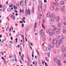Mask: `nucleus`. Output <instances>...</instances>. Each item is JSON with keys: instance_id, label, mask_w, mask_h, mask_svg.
<instances>
[{"instance_id": "obj_1", "label": "nucleus", "mask_w": 66, "mask_h": 66, "mask_svg": "<svg viewBox=\"0 0 66 66\" xmlns=\"http://www.w3.org/2000/svg\"><path fill=\"white\" fill-rule=\"evenodd\" d=\"M56 57H57V60H58L57 62L58 65L59 66H61V63L60 62V61L61 60V58L58 56H57Z\"/></svg>"}, {"instance_id": "obj_2", "label": "nucleus", "mask_w": 66, "mask_h": 66, "mask_svg": "<svg viewBox=\"0 0 66 66\" xmlns=\"http://www.w3.org/2000/svg\"><path fill=\"white\" fill-rule=\"evenodd\" d=\"M30 9H28V10H26L25 13V16H27V14H28V15L29 14V15H30Z\"/></svg>"}, {"instance_id": "obj_3", "label": "nucleus", "mask_w": 66, "mask_h": 66, "mask_svg": "<svg viewBox=\"0 0 66 66\" xmlns=\"http://www.w3.org/2000/svg\"><path fill=\"white\" fill-rule=\"evenodd\" d=\"M40 34H42L41 36L43 37H45V33L44 32H42L41 31H40Z\"/></svg>"}, {"instance_id": "obj_4", "label": "nucleus", "mask_w": 66, "mask_h": 66, "mask_svg": "<svg viewBox=\"0 0 66 66\" xmlns=\"http://www.w3.org/2000/svg\"><path fill=\"white\" fill-rule=\"evenodd\" d=\"M53 42L54 44H56V43H57V40L56 39H53Z\"/></svg>"}, {"instance_id": "obj_5", "label": "nucleus", "mask_w": 66, "mask_h": 66, "mask_svg": "<svg viewBox=\"0 0 66 66\" xmlns=\"http://www.w3.org/2000/svg\"><path fill=\"white\" fill-rule=\"evenodd\" d=\"M50 18H53L54 19H55V16L54 15V14H53L52 15H50Z\"/></svg>"}, {"instance_id": "obj_6", "label": "nucleus", "mask_w": 66, "mask_h": 66, "mask_svg": "<svg viewBox=\"0 0 66 66\" xmlns=\"http://www.w3.org/2000/svg\"><path fill=\"white\" fill-rule=\"evenodd\" d=\"M40 7L41 10H42V7H43V5L42 4V2L40 1Z\"/></svg>"}, {"instance_id": "obj_7", "label": "nucleus", "mask_w": 66, "mask_h": 66, "mask_svg": "<svg viewBox=\"0 0 66 66\" xmlns=\"http://www.w3.org/2000/svg\"><path fill=\"white\" fill-rule=\"evenodd\" d=\"M50 9L52 11H53L54 10L55 8L54 7V6H51Z\"/></svg>"}, {"instance_id": "obj_8", "label": "nucleus", "mask_w": 66, "mask_h": 66, "mask_svg": "<svg viewBox=\"0 0 66 66\" xmlns=\"http://www.w3.org/2000/svg\"><path fill=\"white\" fill-rule=\"evenodd\" d=\"M60 10L62 12H64V11H65V9L61 7L60 8Z\"/></svg>"}, {"instance_id": "obj_9", "label": "nucleus", "mask_w": 66, "mask_h": 66, "mask_svg": "<svg viewBox=\"0 0 66 66\" xmlns=\"http://www.w3.org/2000/svg\"><path fill=\"white\" fill-rule=\"evenodd\" d=\"M60 11L59 9L57 7H56V8L55 9V11L56 12H59Z\"/></svg>"}, {"instance_id": "obj_10", "label": "nucleus", "mask_w": 66, "mask_h": 66, "mask_svg": "<svg viewBox=\"0 0 66 66\" xmlns=\"http://www.w3.org/2000/svg\"><path fill=\"white\" fill-rule=\"evenodd\" d=\"M60 45L59 43H57L56 45V47L57 48H59V47H60Z\"/></svg>"}, {"instance_id": "obj_11", "label": "nucleus", "mask_w": 66, "mask_h": 66, "mask_svg": "<svg viewBox=\"0 0 66 66\" xmlns=\"http://www.w3.org/2000/svg\"><path fill=\"white\" fill-rule=\"evenodd\" d=\"M48 49L50 51H51V47H50V46L48 45Z\"/></svg>"}, {"instance_id": "obj_12", "label": "nucleus", "mask_w": 66, "mask_h": 66, "mask_svg": "<svg viewBox=\"0 0 66 66\" xmlns=\"http://www.w3.org/2000/svg\"><path fill=\"white\" fill-rule=\"evenodd\" d=\"M55 5L56 6H58L59 5V4L57 3H55Z\"/></svg>"}, {"instance_id": "obj_13", "label": "nucleus", "mask_w": 66, "mask_h": 66, "mask_svg": "<svg viewBox=\"0 0 66 66\" xmlns=\"http://www.w3.org/2000/svg\"><path fill=\"white\" fill-rule=\"evenodd\" d=\"M59 43H60V44H62L63 43V40H59Z\"/></svg>"}, {"instance_id": "obj_14", "label": "nucleus", "mask_w": 66, "mask_h": 66, "mask_svg": "<svg viewBox=\"0 0 66 66\" xmlns=\"http://www.w3.org/2000/svg\"><path fill=\"white\" fill-rule=\"evenodd\" d=\"M11 18L12 19L13 18V20H15V16L14 15H11Z\"/></svg>"}, {"instance_id": "obj_15", "label": "nucleus", "mask_w": 66, "mask_h": 66, "mask_svg": "<svg viewBox=\"0 0 66 66\" xmlns=\"http://www.w3.org/2000/svg\"><path fill=\"white\" fill-rule=\"evenodd\" d=\"M29 27L27 26L26 27V30L27 31H29Z\"/></svg>"}, {"instance_id": "obj_16", "label": "nucleus", "mask_w": 66, "mask_h": 66, "mask_svg": "<svg viewBox=\"0 0 66 66\" xmlns=\"http://www.w3.org/2000/svg\"><path fill=\"white\" fill-rule=\"evenodd\" d=\"M44 12H45L46 11V8L45 7H44L43 8V10Z\"/></svg>"}, {"instance_id": "obj_17", "label": "nucleus", "mask_w": 66, "mask_h": 66, "mask_svg": "<svg viewBox=\"0 0 66 66\" xmlns=\"http://www.w3.org/2000/svg\"><path fill=\"white\" fill-rule=\"evenodd\" d=\"M60 4L61 5H63V4H64V2L63 1H61L60 2Z\"/></svg>"}, {"instance_id": "obj_18", "label": "nucleus", "mask_w": 66, "mask_h": 66, "mask_svg": "<svg viewBox=\"0 0 66 66\" xmlns=\"http://www.w3.org/2000/svg\"><path fill=\"white\" fill-rule=\"evenodd\" d=\"M56 34H60V31L59 30H57L56 31Z\"/></svg>"}, {"instance_id": "obj_19", "label": "nucleus", "mask_w": 66, "mask_h": 66, "mask_svg": "<svg viewBox=\"0 0 66 66\" xmlns=\"http://www.w3.org/2000/svg\"><path fill=\"white\" fill-rule=\"evenodd\" d=\"M45 60H46V61H47V62H49V60L48 59V58L47 57H45Z\"/></svg>"}, {"instance_id": "obj_20", "label": "nucleus", "mask_w": 66, "mask_h": 66, "mask_svg": "<svg viewBox=\"0 0 66 66\" xmlns=\"http://www.w3.org/2000/svg\"><path fill=\"white\" fill-rule=\"evenodd\" d=\"M56 20L57 21H60V18H59V17H57Z\"/></svg>"}, {"instance_id": "obj_21", "label": "nucleus", "mask_w": 66, "mask_h": 66, "mask_svg": "<svg viewBox=\"0 0 66 66\" xmlns=\"http://www.w3.org/2000/svg\"><path fill=\"white\" fill-rule=\"evenodd\" d=\"M27 57L29 61H30V57H29V55H28L27 54Z\"/></svg>"}, {"instance_id": "obj_22", "label": "nucleus", "mask_w": 66, "mask_h": 66, "mask_svg": "<svg viewBox=\"0 0 66 66\" xmlns=\"http://www.w3.org/2000/svg\"><path fill=\"white\" fill-rule=\"evenodd\" d=\"M49 15H50V13L49 12L47 13V14H46V16L48 17H49Z\"/></svg>"}, {"instance_id": "obj_23", "label": "nucleus", "mask_w": 66, "mask_h": 66, "mask_svg": "<svg viewBox=\"0 0 66 66\" xmlns=\"http://www.w3.org/2000/svg\"><path fill=\"white\" fill-rule=\"evenodd\" d=\"M51 45L52 48H53L54 47V45H53V43H51Z\"/></svg>"}, {"instance_id": "obj_24", "label": "nucleus", "mask_w": 66, "mask_h": 66, "mask_svg": "<svg viewBox=\"0 0 66 66\" xmlns=\"http://www.w3.org/2000/svg\"><path fill=\"white\" fill-rule=\"evenodd\" d=\"M61 26L58 27H57V29L58 30H61Z\"/></svg>"}, {"instance_id": "obj_25", "label": "nucleus", "mask_w": 66, "mask_h": 66, "mask_svg": "<svg viewBox=\"0 0 66 66\" xmlns=\"http://www.w3.org/2000/svg\"><path fill=\"white\" fill-rule=\"evenodd\" d=\"M61 24L60 23H59L58 24V25H57L58 27H61Z\"/></svg>"}, {"instance_id": "obj_26", "label": "nucleus", "mask_w": 66, "mask_h": 66, "mask_svg": "<svg viewBox=\"0 0 66 66\" xmlns=\"http://www.w3.org/2000/svg\"><path fill=\"white\" fill-rule=\"evenodd\" d=\"M43 50L45 51H47V48L45 47H44L43 48Z\"/></svg>"}, {"instance_id": "obj_27", "label": "nucleus", "mask_w": 66, "mask_h": 66, "mask_svg": "<svg viewBox=\"0 0 66 66\" xmlns=\"http://www.w3.org/2000/svg\"><path fill=\"white\" fill-rule=\"evenodd\" d=\"M13 8L14 9L17 10V7H16V6L15 5H13Z\"/></svg>"}, {"instance_id": "obj_28", "label": "nucleus", "mask_w": 66, "mask_h": 66, "mask_svg": "<svg viewBox=\"0 0 66 66\" xmlns=\"http://www.w3.org/2000/svg\"><path fill=\"white\" fill-rule=\"evenodd\" d=\"M52 32L53 34H55V31L54 30H52Z\"/></svg>"}, {"instance_id": "obj_29", "label": "nucleus", "mask_w": 66, "mask_h": 66, "mask_svg": "<svg viewBox=\"0 0 66 66\" xmlns=\"http://www.w3.org/2000/svg\"><path fill=\"white\" fill-rule=\"evenodd\" d=\"M50 52H48L47 53V56H48V57H50Z\"/></svg>"}, {"instance_id": "obj_30", "label": "nucleus", "mask_w": 66, "mask_h": 66, "mask_svg": "<svg viewBox=\"0 0 66 66\" xmlns=\"http://www.w3.org/2000/svg\"><path fill=\"white\" fill-rule=\"evenodd\" d=\"M3 9H5V5H3Z\"/></svg>"}, {"instance_id": "obj_31", "label": "nucleus", "mask_w": 66, "mask_h": 66, "mask_svg": "<svg viewBox=\"0 0 66 66\" xmlns=\"http://www.w3.org/2000/svg\"><path fill=\"white\" fill-rule=\"evenodd\" d=\"M49 35H50V36H52V32H50L49 33Z\"/></svg>"}, {"instance_id": "obj_32", "label": "nucleus", "mask_w": 66, "mask_h": 66, "mask_svg": "<svg viewBox=\"0 0 66 66\" xmlns=\"http://www.w3.org/2000/svg\"><path fill=\"white\" fill-rule=\"evenodd\" d=\"M13 4H11V5H10L9 7L11 8V7H13Z\"/></svg>"}, {"instance_id": "obj_33", "label": "nucleus", "mask_w": 66, "mask_h": 66, "mask_svg": "<svg viewBox=\"0 0 66 66\" xmlns=\"http://www.w3.org/2000/svg\"><path fill=\"white\" fill-rule=\"evenodd\" d=\"M14 57L15 59L16 58V54H14Z\"/></svg>"}, {"instance_id": "obj_34", "label": "nucleus", "mask_w": 66, "mask_h": 66, "mask_svg": "<svg viewBox=\"0 0 66 66\" xmlns=\"http://www.w3.org/2000/svg\"><path fill=\"white\" fill-rule=\"evenodd\" d=\"M63 33H65L66 32V30H65V29H63Z\"/></svg>"}, {"instance_id": "obj_35", "label": "nucleus", "mask_w": 66, "mask_h": 66, "mask_svg": "<svg viewBox=\"0 0 66 66\" xmlns=\"http://www.w3.org/2000/svg\"><path fill=\"white\" fill-rule=\"evenodd\" d=\"M50 22H53L54 21V20L53 19H51L50 20Z\"/></svg>"}, {"instance_id": "obj_36", "label": "nucleus", "mask_w": 66, "mask_h": 66, "mask_svg": "<svg viewBox=\"0 0 66 66\" xmlns=\"http://www.w3.org/2000/svg\"><path fill=\"white\" fill-rule=\"evenodd\" d=\"M58 39H59L60 38V36H57L56 37Z\"/></svg>"}, {"instance_id": "obj_37", "label": "nucleus", "mask_w": 66, "mask_h": 66, "mask_svg": "<svg viewBox=\"0 0 66 66\" xmlns=\"http://www.w3.org/2000/svg\"><path fill=\"white\" fill-rule=\"evenodd\" d=\"M36 22H35V25L34 26L35 28H36Z\"/></svg>"}, {"instance_id": "obj_38", "label": "nucleus", "mask_w": 66, "mask_h": 66, "mask_svg": "<svg viewBox=\"0 0 66 66\" xmlns=\"http://www.w3.org/2000/svg\"><path fill=\"white\" fill-rule=\"evenodd\" d=\"M18 4L19 5H21V2H19L18 3Z\"/></svg>"}, {"instance_id": "obj_39", "label": "nucleus", "mask_w": 66, "mask_h": 66, "mask_svg": "<svg viewBox=\"0 0 66 66\" xmlns=\"http://www.w3.org/2000/svg\"><path fill=\"white\" fill-rule=\"evenodd\" d=\"M54 61L55 62H56V59H55V58H54Z\"/></svg>"}, {"instance_id": "obj_40", "label": "nucleus", "mask_w": 66, "mask_h": 66, "mask_svg": "<svg viewBox=\"0 0 66 66\" xmlns=\"http://www.w3.org/2000/svg\"><path fill=\"white\" fill-rule=\"evenodd\" d=\"M51 6H54V4L53 3H51Z\"/></svg>"}, {"instance_id": "obj_41", "label": "nucleus", "mask_w": 66, "mask_h": 66, "mask_svg": "<svg viewBox=\"0 0 66 66\" xmlns=\"http://www.w3.org/2000/svg\"><path fill=\"white\" fill-rule=\"evenodd\" d=\"M54 30H57V28L56 27H55L54 28Z\"/></svg>"}, {"instance_id": "obj_42", "label": "nucleus", "mask_w": 66, "mask_h": 66, "mask_svg": "<svg viewBox=\"0 0 66 66\" xmlns=\"http://www.w3.org/2000/svg\"><path fill=\"white\" fill-rule=\"evenodd\" d=\"M10 10H11V9H10V8H8L7 9V11H10Z\"/></svg>"}, {"instance_id": "obj_43", "label": "nucleus", "mask_w": 66, "mask_h": 66, "mask_svg": "<svg viewBox=\"0 0 66 66\" xmlns=\"http://www.w3.org/2000/svg\"><path fill=\"white\" fill-rule=\"evenodd\" d=\"M35 65H37V62L36 61L35 62Z\"/></svg>"}, {"instance_id": "obj_44", "label": "nucleus", "mask_w": 66, "mask_h": 66, "mask_svg": "<svg viewBox=\"0 0 66 66\" xmlns=\"http://www.w3.org/2000/svg\"><path fill=\"white\" fill-rule=\"evenodd\" d=\"M34 51H33V50H32V54H34Z\"/></svg>"}, {"instance_id": "obj_45", "label": "nucleus", "mask_w": 66, "mask_h": 66, "mask_svg": "<svg viewBox=\"0 0 66 66\" xmlns=\"http://www.w3.org/2000/svg\"><path fill=\"white\" fill-rule=\"evenodd\" d=\"M46 32L47 33H50L49 32V30H47L46 31Z\"/></svg>"}, {"instance_id": "obj_46", "label": "nucleus", "mask_w": 66, "mask_h": 66, "mask_svg": "<svg viewBox=\"0 0 66 66\" xmlns=\"http://www.w3.org/2000/svg\"><path fill=\"white\" fill-rule=\"evenodd\" d=\"M34 9L33 8H32V13H34Z\"/></svg>"}, {"instance_id": "obj_47", "label": "nucleus", "mask_w": 66, "mask_h": 66, "mask_svg": "<svg viewBox=\"0 0 66 66\" xmlns=\"http://www.w3.org/2000/svg\"><path fill=\"white\" fill-rule=\"evenodd\" d=\"M40 18H41V16L39 15L38 18L39 19H40Z\"/></svg>"}, {"instance_id": "obj_48", "label": "nucleus", "mask_w": 66, "mask_h": 66, "mask_svg": "<svg viewBox=\"0 0 66 66\" xmlns=\"http://www.w3.org/2000/svg\"><path fill=\"white\" fill-rule=\"evenodd\" d=\"M9 48H11V45L10 44H9Z\"/></svg>"}, {"instance_id": "obj_49", "label": "nucleus", "mask_w": 66, "mask_h": 66, "mask_svg": "<svg viewBox=\"0 0 66 66\" xmlns=\"http://www.w3.org/2000/svg\"><path fill=\"white\" fill-rule=\"evenodd\" d=\"M52 27L53 28H54V27H55V26L54 25H52Z\"/></svg>"}, {"instance_id": "obj_50", "label": "nucleus", "mask_w": 66, "mask_h": 66, "mask_svg": "<svg viewBox=\"0 0 66 66\" xmlns=\"http://www.w3.org/2000/svg\"><path fill=\"white\" fill-rule=\"evenodd\" d=\"M12 2L13 4H15V2L13 1H12Z\"/></svg>"}, {"instance_id": "obj_51", "label": "nucleus", "mask_w": 66, "mask_h": 66, "mask_svg": "<svg viewBox=\"0 0 66 66\" xmlns=\"http://www.w3.org/2000/svg\"><path fill=\"white\" fill-rule=\"evenodd\" d=\"M23 8H25V7H26V6H25V5H24V4H23Z\"/></svg>"}, {"instance_id": "obj_52", "label": "nucleus", "mask_w": 66, "mask_h": 66, "mask_svg": "<svg viewBox=\"0 0 66 66\" xmlns=\"http://www.w3.org/2000/svg\"><path fill=\"white\" fill-rule=\"evenodd\" d=\"M64 14H66V11H64Z\"/></svg>"}, {"instance_id": "obj_53", "label": "nucleus", "mask_w": 66, "mask_h": 66, "mask_svg": "<svg viewBox=\"0 0 66 66\" xmlns=\"http://www.w3.org/2000/svg\"><path fill=\"white\" fill-rule=\"evenodd\" d=\"M60 50H58L57 51V53H60Z\"/></svg>"}, {"instance_id": "obj_54", "label": "nucleus", "mask_w": 66, "mask_h": 66, "mask_svg": "<svg viewBox=\"0 0 66 66\" xmlns=\"http://www.w3.org/2000/svg\"><path fill=\"white\" fill-rule=\"evenodd\" d=\"M23 0H21V3H22V2H23Z\"/></svg>"}, {"instance_id": "obj_55", "label": "nucleus", "mask_w": 66, "mask_h": 66, "mask_svg": "<svg viewBox=\"0 0 66 66\" xmlns=\"http://www.w3.org/2000/svg\"><path fill=\"white\" fill-rule=\"evenodd\" d=\"M20 50L21 52H22V48H21V47L20 48Z\"/></svg>"}, {"instance_id": "obj_56", "label": "nucleus", "mask_w": 66, "mask_h": 66, "mask_svg": "<svg viewBox=\"0 0 66 66\" xmlns=\"http://www.w3.org/2000/svg\"><path fill=\"white\" fill-rule=\"evenodd\" d=\"M64 55L65 57H66V53L64 54Z\"/></svg>"}, {"instance_id": "obj_57", "label": "nucleus", "mask_w": 66, "mask_h": 66, "mask_svg": "<svg viewBox=\"0 0 66 66\" xmlns=\"http://www.w3.org/2000/svg\"><path fill=\"white\" fill-rule=\"evenodd\" d=\"M2 9H1L0 10V14H1V12H2Z\"/></svg>"}, {"instance_id": "obj_58", "label": "nucleus", "mask_w": 66, "mask_h": 66, "mask_svg": "<svg viewBox=\"0 0 66 66\" xmlns=\"http://www.w3.org/2000/svg\"><path fill=\"white\" fill-rule=\"evenodd\" d=\"M64 50L65 51H66V47H64Z\"/></svg>"}, {"instance_id": "obj_59", "label": "nucleus", "mask_w": 66, "mask_h": 66, "mask_svg": "<svg viewBox=\"0 0 66 66\" xmlns=\"http://www.w3.org/2000/svg\"><path fill=\"white\" fill-rule=\"evenodd\" d=\"M14 11H15L14 12H16V13H18V11L15 10H14Z\"/></svg>"}, {"instance_id": "obj_60", "label": "nucleus", "mask_w": 66, "mask_h": 66, "mask_svg": "<svg viewBox=\"0 0 66 66\" xmlns=\"http://www.w3.org/2000/svg\"><path fill=\"white\" fill-rule=\"evenodd\" d=\"M43 22H44V23L45 22V20H44V19H43Z\"/></svg>"}, {"instance_id": "obj_61", "label": "nucleus", "mask_w": 66, "mask_h": 66, "mask_svg": "<svg viewBox=\"0 0 66 66\" xmlns=\"http://www.w3.org/2000/svg\"><path fill=\"white\" fill-rule=\"evenodd\" d=\"M15 36L16 38H17V37H18V35H17Z\"/></svg>"}, {"instance_id": "obj_62", "label": "nucleus", "mask_w": 66, "mask_h": 66, "mask_svg": "<svg viewBox=\"0 0 66 66\" xmlns=\"http://www.w3.org/2000/svg\"><path fill=\"white\" fill-rule=\"evenodd\" d=\"M45 40H46V39H45V38H43V40L45 41Z\"/></svg>"}, {"instance_id": "obj_63", "label": "nucleus", "mask_w": 66, "mask_h": 66, "mask_svg": "<svg viewBox=\"0 0 66 66\" xmlns=\"http://www.w3.org/2000/svg\"><path fill=\"white\" fill-rule=\"evenodd\" d=\"M63 24L65 26H66V23H64Z\"/></svg>"}, {"instance_id": "obj_64", "label": "nucleus", "mask_w": 66, "mask_h": 66, "mask_svg": "<svg viewBox=\"0 0 66 66\" xmlns=\"http://www.w3.org/2000/svg\"><path fill=\"white\" fill-rule=\"evenodd\" d=\"M64 63L65 64H66V61H64Z\"/></svg>"}]
</instances>
